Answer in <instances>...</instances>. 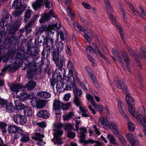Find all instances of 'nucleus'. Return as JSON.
Returning <instances> with one entry per match:
<instances>
[{
	"mask_svg": "<svg viewBox=\"0 0 146 146\" xmlns=\"http://www.w3.org/2000/svg\"><path fill=\"white\" fill-rule=\"evenodd\" d=\"M94 108L97 111H102L103 109L102 106L100 105H97L95 103L94 104H92Z\"/></svg>",
	"mask_w": 146,
	"mask_h": 146,
	"instance_id": "obj_62",
	"label": "nucleus"
},
{
	"mask_svg": "<svg viewBox=\"0 0 146 146\" xmlns=\"http://www.w3.org/2000/svg\"><path fill=\"white\" fill-rule=\"evenodd\" d=\"M35 135L36 136L33 137H32L33 139L35 140L38 141L40 142H43V140L42 138H43L44 137V135H41L38 133H35Z\"/></svg>",
	"mask_w": 146,
	"mask_h": 146,
	"instance_id": "obj_41",
	"label": "nucleus"
},
{
	"mask_svg": "<svg viewBox=\"0 0 146 146\" xmlns=\"http://www.w3.org/2000/svg\"><path fill=\"white\" fill-rule=\"evenodd\" d=\"M44 3L45 4V7L47 8L50 9L52 7V3L48 0H44Z\"/></svg>",
	"mask_w": 146,
	"mask_h": 146,
	"instance_id": "obj_60",
	"label": "nucleus"
},
{
	"mask_svg": "<svg viewBox=\"0 0 146 146\" xmlns=\"http://www.w3.org/2000/svg\"><path fill=\"white\" fill-rule=\"evenodd\" d=\"M80 131V141L83 140V139H86V134L87 133V129L84 127H81L79 129Z\"/></svg>",
	"mask_w": 146,
	"mask_h": 146,
	"instance_id": "obj_23",
	"label": "nucleus"
},
{
	"mask_svg": "<svg viewBox=\"0 0 146 146\" xmlns=\"http://www.w3.org/2000/svg\"><path fill=\"white\" fill-rule=\"evenodd\" d=\"M126 119L128 121V129L130 131H134L135 129V127L134 124L131 122L129 121V118L128 120Z\"/></svg>",
	"mask_w": 146,
	"mask_h": 146,
	"instance_id": "obj_49",
	"label": "nucleus"
},
{
	"mask_svg": "<svg viewBox=\"0 0 146 146\" xmlns=\"http://www.w3.org/2000/svg\"><path fill=\"white\" fill-rule=\"evenodd\" d=\"M43 46V49L42 52V58H45V51L46 52V56H47L49 55L50 53V46H46L45 45Z\"/></svg>",
	"mask_w": 146,
	"mask_h": 146,
	"instance_id": "obj_35",
	"label": "nucleus"
},
{
	"mask_svg": "<svg viewBox=\"0 0 146 146\" xmlns=\"http://www.w3.org/2000/svg\"><path fill=\"white\" fill-rule=\"evenodd\" d=\"M66 61V58L64 57H61L60 60L57 62H55L56 66L57 68H62Z\"/></svg>",
	"mask_w": 146,
	"mask_h": 146,
	"instance_id": "obj_30",
	"label": "nucleus"
},
{
	"mask_svg": "<svg viewBox=\"0 0 146 146\" xmlns=\"http://www.w3.org/2000/svg\"><path fill=\"white\" fill-rule=\"evenodd\" d=\"M43 0H36L32 5L34 9L36 10L40 8L43 4Z\"/></svg>",
	"mask_w": 146,
	"mask_h": 146,
	"instance_id": "obj_27",
	"label": "nucleus"
},
{
	"mask_svg": "<svg viewBox=\"0 0 146 146\" xmlns=\"http://www.w3.org/2000/svg\"><path fill=\"white\" fill-rule=\"evenodd\" d=\"M126 137L128 141L131 144H134L135 143V140L134 138L135 136L132 137L130 133H127L126 135Z\"/></svg>",
	"mask_w": 146,
	"mask_h": 146,
	"instance_id": "obj_43",
	"label": "nucleus"
},
{
	"mask_svg": "<svg viewBox=\"0 0 146 146\" xmlns=\"http://www.w3.org/2000/svg\"><path fill=\"white\" fill-rule=\"evenodd\" d=\"M5 19H3L0 22V25L1 27L3 28H4L5 26L6 27L7 26L10 27V25L9 24V22L7 23Z\"/></svg>",
	"mask_w": 146,
	"mask_h": 146,
	"instance_id": "obj_55",
	"label": "nucleus"
},
{
	"mask_svg": "<svg viewBox=\"0 0 146 146\" xmlns=\"http://www.w3.org/2000/svg\"><path fill=\"white\" fill-rule=\"evenodd\" d=\"M138 55L139 58H144L146 60V50L144 47H142L140 48Z\"/></svg>",
	"mask_w": 146,
	"mask_h": 146,
	"instance_id": "obj_39",
	"label": "nucleus"
},
{
	"mask_svg": "<svg viewBox=\"0 0 146 146\" xmlns=\"http://www.w3.org/2000/svg\"><path fill=\"white\" fill-rule=\"evenodd\" d=\"M17 29L16 28L11 29L10 31V33L12 34L11 37L8 39V42L9 44L12 45L13 43L15 44L19 43V40L17 37L14 34L16 32Z\"/></svg>",
	"mask_w": 146,
	"mask_h": 146,
	"instance_id": "obj_7",
	"label": "nucleus"
},
{
	"mask_svg": "<svg viewBox=\"0 0 146 146\" xmlns=\"http://www.w3.org/2000/svg\"><path fill=\"white\" fill-rule=\"evenodd\" d=\"M22 88V86L20 84H15L11 86L10 89L13 94H17Z\"/></svg>",
	"mask_w": 146,
	"mask_h": 146,
	"instance_id": "obj_13",
	"label": "nucleus"
},
{
	"mask_svg": "<svg viewBox=\"0 0 146 146\" xmlns=\"http://www.w3.org/2000/svg\"><path fill=\"white\" fill-rule=\"evenodd\" d=\"M4 108H5L6 110L9 113L14 112L15 108L13 107V104L10 102H6L3 106Z\"/></svg>",
	"mask_w": 146,
	"mask_h": 146,
	"instance_id": "obj_21",
	"label": "nucleus"
},
{
	"mask_svg": "<svg viewBox=\"0 0 146 146\" xmlns=\"http://www.w3.org/2000/svg\"><path fill=\"white\" fill-rule=\"evenodd\" d=\"M109 121L105 118H100L98 121V125L100 126L106 127L108 126Z\"/></svg>",
	"mask_w": 146,
	"mask_h": 146,
	"instance_id": "obj_24",
	"label": "nucleus"
},
{
	"mask_svg": "<svg viewBox=\"0 0 146 146\" xmlns=\"http://www.w3.org/2000/svg\"><path fill=\"white\" fill-rule=\"evenodd\" d=\"M8 133L10 134L14 133V137L15 139H18L20 137L23 129L19 127L16 125H10L8 127Z\"/></svg>",
	"mask_w": 146,
	"mask_h": 146,
	"instance_id": "obj_2",
	"label": "nucleus"
},
{
	"mask_svg": "<svg viewBox=\"0 0 146 146\" xmlns=\"http://www.w3.org/2000/svg\"><path fill=\"white\" fill-rule=\"evenodd\" d=\"M38 17L39 15H34L33 16L28 24L25 27V29L26 30H27L30 29V28L33 25V24L36 20V19Z\"/></svg>",
	"mask_w": 146,
	"mask_h": 146,
	"instance_id": "obj_19",
	"label": "nucleus"
},
{
	"mask_svg": "<svg viewBox=\"0 0 146 146\" xmlns=\"http://www.w3.org/2000/svg\"><path fill=\"white\" fill-rule=\"evenodd\" d=\"M64 83L63 81H60L56 84V88L57 91L60 92L64 90Z\"/></svg>",
	"mask_w": 146,
	"mask_h": 146,
	"instance_id": "obj_38",
	"label": "nucleus"
},
{
	"mask_svg": "<svg viewBox=\"0 0 146 146\" xmlns=\"http://www.w3.org/2000/svg\"><path fill=\"white\" fill-rule=\"evenodd\" d=\"M71 104L70 102H68L65 104H63L62 103L61 109L63 110H66L68 109L71 106Z\"/></svg>",
	"mask_w": 146,
	"mask_h": 146,
	"instance_id": "obj_63",
	"label": "nucleus"
},
{
	"mask_svg": "<svg viewBox=\"0 0 146 146\" xmlns=\"http://www.w3.org/2000/svg\"><path fill=\"white\" fill-rule=\"evenodd\" d=\"M67 13L68 15L71 18L74 17L75 16L73 11L72 10L71 8L68 6L67 7Z\"/></svg>",
	"mask_w": 146,
	"mask_h": 146,
	"instance_id": "obj_54",
	"label": "nucleus"
},
{
	"mask_svg": "<svg viewBox=\"0 0 146 146\" xmlns=\"http://www.w3.org/2000/svg\"><path fill=\"white\" fill-rule=\"evenodd\" d=\"M36 82L33 81H30L26 85L27 90H30L34 88L36 86Z\"/></svg>",
	"mask_w": 146,
	"mask_h": 146,
	"instance_id": "obj_46",
	"label": "nucleus"
},
{
	"mask_svg": "<svg viewBox=\"0 0 146 146\" xmlns=\"http://www.w3.org/2000/svg\"><path fill=\"white\" fill-rule=\"evenodd\" d=\"M74 115V113L72 112H69L68 114L63 116V119L65 121L68 120L70 119Z\"/></svg>",
	"mask_w": 146,
	"mask_h": 146,
	"instance_id": "obj_51",
	"label": "nucleus"
},
{
	"mask_svg": "<svg viewBox=\"0 0 146 146\" xmlns=\"http://www.w3.org/2000/svg\"><path fill=\"white\" fill-rule=\"evenodd\" d=\"M54 44V40L51 38H47L43 42V45H45L49 46H51L53 48Z\"/></svg>",
	"mask_w": 146,
	"mask_h": 146,
	"instance_id": "obj_26",
	"label": "nucleus"
},
{
	"mask_svg": "<svg viewBox=\"0 0 146 146\" xmlns=\"http://www.w3.org/2000/svg\"><path fill=\"white\" fill-rule=\"evenodd\" d=\"M95 141L91 139H89L88 140H85V139H83V141L82 140L80 142L82 143H84L86 144L89 143L93 144L94 143L96 142Z\"/></svg>",
	"mask_w": 146,
	"mask_h": 146,
	"instance_id": "obj_58",
	"label": "nucleus"
},
{
	"mask_svg": "<svg viewBox=\"0 0 146 146\" xmlns=\"http://www.w3.org/2000/svg\"><path fill=\"white\" fill-rule=\"evenodd\" d=\"M114 80L115 86L117 88L121 89L123 93L124 94H127L128 92V90L125 82L123 81L122 82L121 84V82L120 83L119 82V79L117 77L114 78Z\"/></svg>",
	"mask_w": 146,
	"mask_h": 146,
	"instance_id": "obj_5",
	"label": "nucleus"
},
{
	"mask_svg": "<svg viewBox=\"0 0 146 146\" xmlns=\"http://www.w3.org/2000/svg\"><path fill=\"white\" fill-rule=\"evenodd\" d=\"M33 13V12L31 9H27L24 15V21L25 23L27 22L28 19L30 18Z\"/></svg>",
	"mask_w": 146,
	"mask_h": 146,
	"instance_id": "obj_37",
	"label": "nucleus"
},
{
	"mask_svg": "<svg viewBox=\"0 0 146 146\" xmlns=\"http://www.w3.org/2000/svg\"><path fill=\"white\" fill-rule=\"evenodd\" d=\"M37 115L40 117L44 119H47L50 116L49 113L47 111L42 110L38 111L37 114Z\"/></svg>",
	"mask_w": 146,
	"mask_h": 146,
	"instance_id": "obj_20",
	"label": "nucleus"
},
{
	"mask_svg": "<svg viewBox=\"0 0 146 146\" xmlns=\"http://www.w3.org/2000/svg\"><path fill=\"white\" fill-rule=\"evenodd\" d=\"M24 113L25 116H30L32 115V109L31 107L26 106L24 110Z\"/></svg>",
	"mask_w": 146,
	"mask_h": 146,
	"instance_id": "obj_40",
	"label": "nucleus"
},
{
	"mask_svg": "<svg viewBox=\"0 0 146 146\" xmlns=\"http://www.w3.org/2000/svg\"><path fill=\"white\" fill-rule=\"evenodd\" d=\"M62 125L60 123H58L55 127L58 129V131H56V132L54 134V138L52 141L55 144H61L63 143L61 136L63 134V131L60 129L62 127Z\"/></svg>",
	"mask_w": 146,
	"mask_h": 146,
	"instance_id": "obj_1",
	"label": "nucleus"
},
{
	"mask_svg": "<svg viewBox=\"0 0 146 146\" xmlns=\"http://www.w3.org/2000/svg\"><path fill=\"white\" fill-rule=\"evenodd\" d=\"M46 105V102L43 100H39L37 101L36 108L41 109L44 107Z\"/></svg>",
	"mask_w": 146,
	"mask_h": 146,
	"instance_id": "obj_45",
	"label": "nucleus"
},
{
	"mask_svg": "<svg viewBox=\"0 0 146 146\" xmlns=\"http://www.w3.org/2000/svg\"><path fill=\"white\" fill-rule=\"evenodd\" d=\"M107 138L108 139L110 144L113 145L114 146H117L118 144L114 136L110 134H108L107 136Z\"/></svg>",
	"mask_w": 146,
	"mask_h": 146,
	"instance_id": "obj_34",
	"label": "nucleus"
},
{
	"mask_svg": "<svg viewBox=\"0 0 146 146\" xmlns=\"http://www.w3.org/2000/svg\"><path fill=\"white\" fill-rule=\"evenodd\" d=\"M67 66L69 70V73L72 75L73 74V72L74 70V67L73 66L72 62L70 60H69L67 62Z\"/></svg>",
	"mask_w": 146,
	"mask_h": 146,
	"instance_id": "obj_44",
	"label": "nucleus"
},
{
	"mask_svg": "<svg viewBox=\"0 0 146 146\" xmlns=\"http://www.w3.org/2000/svg\"><path fill=\"white\" fill-rule=\"evenodd\" d=\"M127 4L129 7L132 10L133 13L135 15L139 14V11L135 9L133 5L130 3H128Z\"/></svg>",
	"mask_w": 146,
	"mask_h": 146,
	"instance_id": "obj_53",
	"label": "nucleus"
},
{
	"mask_svg": "<svg viewBox=\"0 0 146 146\" xmlns=\"http://www.w3.org/2000/svg\"><path fill=\"white\" fill-rule=\"evenodd\" d=\"M56 48H54V50L61 52L64 48V45L62 41H59L56 44Z\"/></svg>",
	"mask_w": 146,
	"mask_h": 146,
	"instance_id": "obj_42",
	"label": "nucleus"
},
{
	"mask_svg": "<svg viewBox=\"0 0 146 146\" xmlns=\"http://www.w3.org/2000/svg\"><path fill=\"white\" fill-rule=\"evenodd\" d=\"M86 70L87 73L89 75L91 78H92V76H95L94 74L93 73L92 69L90 68L89 67H86Z\"/></svg>",
	"mask_w": 146,
	"mask_h": 146,
	"instance_id": "obj_57",
	"label": "nucleus"
},
{
	"mask_svg": "<svg viewBox=\"0 0 146 146\" xmlns=\"http://www.w3.org/2000/svg\"><path fill=\"white\" fill-rule=\"evenodd\" d=\"M121 55L124 61L126 63V67L129 71L130 70L129 68L130 60L129 57L126 52L124 50H122L121 52Z\"/></svg>",
	"mask_w": 146,
	"mask_h": 146,
	"instance_id": "obj_9",
	"label": "nucleus"
},
{
	"mask_svg": "<svg viewBox=\"0 0 146 146\" xmlns=\"http://www.w3.org/2000/svg\"><path fill=\"white\" fill-rule=\"evenodd\" d=\"M53 50L52 59L54 62H57L59 59L60 52L54 50V48H53Z\"/></svg>",
	"mask_w": 146,
	"mask_h": 146,
	"instance_id": "obj_32",
	"label": "nucleus"
},
{
	"mask_svg": "<svg viewBox=\"0 0 146 146\" xmlns=\"http://www.w3.org/2000/svg\"><path fill=\"white\" fill-rule=\"evenodd\" d=\"M106 7L107 9V12L110 15V18L111 19V21H112V19H114V20H115L116 21H117L115 18L111 14V13H112L113 12V10L110 7V6L107 7Z\"/></svg>",
	"mask_w": 146,
	"mask_h": 146,
	"instance_id": "obj_50",
	"label": "nucleus"
},
{
	"mask_svg": "<svg viewBox=\"0 0 146 146\" xmlns=\"http://www.w3.org/2000/svg\"><path fill=\"white\" fill-rule=\"evenodd\" d=\"M128 109L131 114L134 117L136 118L138 121L142 123L143 121L140 118L139 115H137V112L135 108L131 106V105H128Z\"/></svg>",
	"mask_w": 146,
	"mask_h": 146,
	"instance_id": "obj_10",
	"label": "nucleus"
},
{
	"mask_svg": "<svg viewBox=\"0 0 146 146\" xmlns=\"http://www.w3.org/2000/svg\"><path fill=\"white\" fill-rule=\"evenodd\" d=\"M27 49V51L25 52L23 51L22 53V52H18L17 54V58L19 59L20 60H27L28 61V58L31 57V56L28 47Z\"/></svg>",
	"mask_w": 146,
	"mask_h": 146,
	"instance_id": "obj_6",
	"label": "nucleus"
},
{
	"mask_svg": "<svg viewBox=\"0 0 146 146\" xmlns=\"http://www.w3.org/2000/svg\"><path fill=\"white\" fill-rule=\"evenodd\" d=\"M21 133L22 134H21L20 136V137H21L20 139L21 141L25 143L29 141V138L28 135L27 133H24L23 130Z\"/></svg>",
	"mask_w": 146,
	"mask_h": 146,
	"instance_id": "obj_36",
	"label": "nucleus"
},
{
	"mask_svg": "<svg viewBox=\"0 0 146 146\" xmlns=\"http://www.w3.org/2000/svg\"><path fill=\"white\" fill-rule=\"evenodd\" d=\"M72 88L75 96H78V97L80 98L82 94L81 90L80 89H78L76 85H74L72 86Z\"/></svg>",
	"mask_w": 146,
	"mask_h": 146,
	"instance_id": "obj_25",
	"label": "nucleus"
},
{
	"mask_svg": "<svg viewBox=\"0 0 146 146\" xmlns=\"http://www.w3.org/2000/svg\"><path fill=\"white\" fill-rule=\"evenodd\" d=\"M138 112L139 113V115H139L140 118L142 119V116L144 115L145 113V109L143 107H141L139 108V109ZM141 120H142V119Z\"/></svg>",
	"mask_w": 146,
	"mask_h": 146,
	"instance_id": "obj_56",
	"label": "nucleus"
},
{
	"mask_svg": "<svg viewBox=\"0 0 146 146\" xmlns=\"http://www.w3.org/2000/svg\"><path fill=\"white\" fill-rule=\"evenodd\" d=\"M62 106V102L57 100H55L53 103V109L55 111H61Z\"/></svg>",
	"mask_w": 146,
	"mask_h": 146,
	"instance_id": "obj_16",
	"label": "nucleus"
},
{
	"mask_svg": "<svg viewBox=\"0 0 146 146\" xmlns=\"http://www.w3.org/2000/svg\"><path fill=\"white\" fill-rule=\"evenodd\" d=\"M96 52L99 54V55L103 58H104L106 61L107 62H109V60L106 58L105 56L102 52L100 50L99 48H98L96 49Z\"/></svg>",
	"mask_w": 146,
	"mask_h": 146,
	"instance_id": "obj_64",
	"label": "nucleus"
},
{
	"mask_svg": "<svg viewBox=\"0 0 146 146\" xmlns=\"http://www.w3.org/2000/svg\"><path fill=\"white\" fill-rule=\"evenodd\" d=\"M125 99L128 105H133L135 104V100L130 94H127L125 96Z\"/></svg>",
	"mask_w": 146,
	"mask_h": 146,
	"instance_id": "obj_29",
	"label": "nucleus"
},
{
	"mask_svg": "<svg viewBox=\"0 0 146 146\" xmlns=\"http://www.w3.org/2000/svg\"><path fill=\"white\" fill-rule=\"evenodd\" d=\"M117 106L119 110L120 113L125 119L128 120V117L126 114L125 111L124 110L122 109L123 106L122 103L119 99H117Z\"/></svg>",
	"mask_w": 146,
	"mask_h": 146,
	"instance_id": "obj_15",
	"label": "nucleus"
},
{
	"mask_svg": "<svg viewBox=\"0 0 146 146\" xmlns=\"http://www.w3.org/2000/svg\"><path fill=\"white\" fill-rule=\"evenodd\" d=\"M52 76L53 78H55L58 80L60 81L62 79V76H60L59 74L57 73L56 71H55L53 74Z\"/></svg>",
	"mask_w": 146,
	"mask_h": 146,
	"instance_id": "obj_59",
	"label": "nucleus"
},
{
	"mask_svg": "<svg viewBox=\"0 0 146 146\" xmlns=\"http://www.w3.org/2000/svg\"><path fill=\"white\" fill-rule=\"evenodd\" d=\"M6 126L7 125L6 123L2 122H0V129H2L3 133H5L6 132Z\"/></svg>",
	"mask_w": 146,
	"mask_h": 146,
	"instance_id": "obj_61",
	"label": "nucleus"
},
{
	"mask_svg": "<svg viewBox=\"0 0 146 146\" xmlns=\"http://www.w3.org/2000/svg\"><path fill=\"white\" fill-rule=\"evenodd\" d=\"M26 93L25 92H22L20 95L16 96L17 98H19L20 99H23V101L27 100L28 99H31L33 98V96L31 94H28L26 96Z\"/></svg>",
	"mask_w": 146,
	"mask_h": 146,
	"instance_id": "obj_17",
	"label": "nucleus"
},
{
	"mask_svg": "<svg viewBox=\"0 0 146 146\" xmlns=\"http://www.w3.org/2000/svg\"><path fill=\"white\" fill-rule=\"evenodd\" d=\"M15 107L14 109V112H18L19 110L24 109L26 106L21 103H18L15 101Z\"/></svg>",
	"mask_w": 146,
	"mask_h": 146,
	"instance_id": "obj_22",
	"label": "nucleus"
},
{
	"mask_svg": "<svg viewBox=\"0 0 146 146\" xmlns=\"http://www.w3.org/2000/svg\"><path fill=\"white\" fill-rule=\"evenodd\" d=\"M55 71H56L57 73L59 74L60 76H62L63 75L64 77L65 76V70L63 68H58Z\"/></svg>",
	"mask_w": 146,
	"mask_h": 146,
	"instance_id": "obj_52",
	"label": "nucleus"
},
{
	"mask_svg": "<svg viewBox=\"0 0 146 146\" xmlns=\"http://www.w3.org/2000/svg\"><path fill=\"white\" fill-rule=\"evenodd\" d=\"M37 95L39 97L46 99L48 98L51 96V94L49 93L46 91H43L38 92Z\"/></svg>",
	"mask_w": 146,
	"mask_h": 146,
	"instance_id": "obj_28",
	"label": "nucleus"
},
{
	"mask_svg": "<svg viewBox=\"0 0 146 146\" xmlns=\"http://www.w3.org/2000/svg\"><path fill=\"white\" fill-rule=\"evenodd\" d=\"M112 23L115 25L117 29L119 30L120 36L122 40L124 41L125 39V36L124 34V33L122 30V29L121 27L119 25V24L117 21H116L114 19L112 20Z\"/></svg>",
	"mask_w": 146,
	"mask_h": 146,
	"instance_id": "obj_14",
	"label": "nucleus"
},
{
	"mask_svg": "<svg viewBox=\"0 0 146 146\" xmlns=\"http://www.w3.org/2000/svg\"><path fill=\"white\" fill-rule=\"evenodd\" d=\"M51 17H54L55 18H57L56 15L54 13L53 10H50L48 14H44L40 20V23H43L47 21L50 19Z\"/></svg>",
	"mask_w": 146,
	"mask_h": 146,
	"instance_id": "obj_8",
	"label": "nucleus"
},
{
	"mask_svg": "<svg viewBox=\"0 0 146 146\" xmlns=\"http://www.w3.org/2000/svg\"><path fill=\"white\" fill-rule=\"evenodd\" d=\"M27 6L25 5H22V2L21 0H15L13 2L12 7H14L16 9H20L22 8L26 7Z\"/></svg>",
	"mask_w": 146,
	"mask_h": 146,
	"instance_id": "obj_18",
	"label": "nucleus"
},
{
	"mask_svg": "<svg viewBox=\"0 0 146 146\" xmlns=\"http://www.w3.org/2000/svg\"><path fill=\"white\" fill-rule=\"evenodd\" d=\"M7 66L8 67V72L10 73L14 72L17 70L19 67V65L16 62Z\"/></svg>",
	"mask_w": 146,
	"mask_h": 146,
	"instance_id": "obj_12",
	"label": "nucleus"
},
{
	"mask_svg": "<svg viewBox=\"0 0 146 146\" xmlns=\"http://www.w3.org/2000/svg\"><path fill=\"white\" fill-rule=\"evenodd\" d=\"M30 51V54L31 58H33L34 56L38 55L39 52V50L37 48L28 47Z\"/></svg>",
	"mask_w": 146,
	"mask_h": 146,
	"instance_id": "obj_31",
	"label": "nucleus"
},
{
	"mask_svg": "<svg viewBox=\"0 0 146 146\" xmlns=\"http://www.w3.org/2000/svg\"><path fill=\"white\" fill-rule=\"evenodd\" d=\"M13 119L15 123L18 125H24L27 121L25 116L19 114H16L15 115Z\"/></svg>",
	"mask_w": 146,
	"mask_h": 146,
	"instance_id": "obj_4",
	"label": "nucleus"
},
{
	"mask_svg": "<svg viewBox=\"0 0 146 146\" xmlns=\"http://www.w3.org/2000/svg\"><path fill=\"white\" fill-rule=\"evenodd\" d=\"M73 101L77 107L81 106L82 103L80 98L78 96H75Z\"/></svg>",
	"mask_w": 146,
	"mask_h": 146,
	"instance_id": "obj_47",
	"label": "nucleus"
},
{
	"mask_svg": "<svg viewBox=\"0 0 146 146\" xmlns=\"http://www.w3.org/2000/svg\"><path fill=\"white\" fill-rule=\"evenodd\" d=\"M25 65L26 67L23 68V70H25L27 66L29 67V69L27 72V78L29 79H31L36 74L38 68L35 65L33 64L30 62L29 64H25Z\"/></svg>",
	"mask_w": 146,
	"mask_h": 146,
	"instance_id": "obj_3",
	"label": "nucleus"
},
{
	"mask_svg": "<svg viewBox=\"0 0 146 146\" xmlns=\"http://www.w3.org/2000/svg\"><path fill=\"white\" fill-rule=\"evenodd\" d=\"M115 57L111 56V57L115 61L117 60L119 64L122 66L124 69H125V67L124 64L122 61L121 57L119 54L115 56Z\"/></svg>",
	"mask_w": 146,
	"mask_h": 146,
	"instance_id": "obj_33",
	"label": "nucleus"
},
{
	"mask_svg": "<svg viewBox=\"0 0 146 146\" xmlns=\"http://www.w3.org/2000/svg\"><path fill=\"white\" fill-rule=\"evenodd\" d=\"M25 9V7L22 8L19 10H15L12 13L13 15L15 17H18L19 16L22 14V13L24 11Z\"/></svg>",
	"mask_w": 146,
	"mask_h": 146,
	"instance_id": "obj_48",
	"label": "nucleus"
},
{
	"mask_svg": "<svg viewBox=\"0 0 146 146\" xmlns=\"http://www.w3.org/2000/svg\"><path fill=\"white\" fill-rule=\"evenodd\" d=\"M53 29L51 26L47 27L44 26H41L40 27H39L38 30L35 33L36 35H38L39 33L41 34L44 31H48L49 32H52Z\"/></svg>",
	"mask_w": 146,
	"mask_h": 146,
	"instance_id": "obj_11",
	"label": "nucleus"
}]
</instances>
